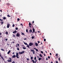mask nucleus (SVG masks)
Returning a JSON list of instances; mask_svg holds the SVG:
<instances>
[{
  "mask_svg": "<svg viewBox=\"0 0 63 63\" xmlns=\"http://www.w3.org/2000/svg\"><path fill=\"white\" fill-rule=\"evenodd\" d=\"M38 43H40V41H38Z\"/></svg>",
  "mask_w": 63,
  "mask_h": 63,
  "instance_id": "obj_57",
  "label": "nucleus"
},
{
  "mask_svg": "<svg viewBox=\"0 0 63 63\" xmlns=\"http://www.w3.org/2000/svg\"><path fill=\"white\" fill-rule=\"evenodd\" d=\"M33 45V43H30L29 44V46H32Z\"/></svg>",
  "mask_w": 63,
  "mask_h": 63,
  "instance_id": "obj_3",
  "label": "nucleus"
},
{
  "mask_svg": "<svg viewBox=\"0 0 63 63\" xmlns=\"http://www.w3.org/2000/svg\"><path fill=\"white\" fill-rule=\"evenodd\" d=\"M58 59H59V61L60 60V59L59 58Z\"/></svg>",
  "mask_w": 63,
  "mask_h": 63,
  "instance_id": "obj_60",
  "label": "nucleus"
},
{
  "mask_svg": "<svg viewBox=\"0 0 63 63\" xmlns=\"http://www.w3.org/2000/svg\"><path fill=\"white\" fill-rule=\"evenodd\" d=\"M16 37H19L20 36V34L18 33H17L16 34Z\"/></svg>",
  "mask_w": 63,
  "mask_h": 63,
  "instance_id": "obj_2",
  "label": "nucleus"
},
{
  "mask_svg": "<svg viewBox=\"0 0 63 63\" xmlns=\"http://www.w3.org/2000/svg\"><path fill=\"white\" fill-rule=\"evenodd\" d=\"M19 55H18V53L16 52V55H13L12 57V58H15L16 57L17 58H19V57H18Z\"/></svg>",
  "mask_w": 63,
  "mask_h": 63,
  "instance_id": "obj_1",
  "label": "nucleus"
},
{
  "mask_svg": "<svg viewBox=\"0 0 63 63\" xmlns=\"http://www.w3.org/2000/svg\"><path fill=\"white\" fill-rule=\"evenodd\" d=\"M46 60H47V58H46Z\"/></svg>",
  "mask_w": 63,
  "mask_h": 63,
  "instance_id": "obj_58",
  "label": "nucleus"
},
{
  "mask_svg": "<svg viewBox=\"0 0 63 63\" xmlns=\"http://www.w3.org/2000/svg\"><path fill=\"white\" fill-rule=\"evenodd\" d=\"M10 24L9 23L7 24V28H9V27H10Z\"/></svg>",
  "mask_w": 63,
  "mask_h": 63,
  "instance_id": "obj_4",
  "label": "nucleus"
},
{
  "mask_svg": "<svg viewBox=\"0 0 63 63\" xmlns=\"http://www.w3.org/2000/svg\"><path fill=\"white\" fill-rule=\"evenodd\" d=\"M46 39H44V42H46Z\"/></svg>",
  "mask_w": 63,
  "mask_h": 63,
  "instance_id": "obj_34",
  "label": "nucleus"
},
{
  "mask_svg": "<svg viewBox=\"0 0 63 63\" xmlns=\"http://www.w3.org/2000/svg\"><path fill=\"white\" fill-rule=\"evenodd\" d=\"M34 49H35V50L36 49L35 48H34Z\"/></svg>",
  "mask_w": 63,
  "mask_h": 63,
  "instance_id": "obj_59",
  "label": "nucleus"
},
{
  "mask_svg": "<svg viewBox=\"0 0 63 63\" xmlns=\"http://www.w3.org/2000/svg\"><path fill=\"white\" fill-rule=\"evenodd\" d=\"M1 50H2V51H4V49H3V48H1Z\"/></svg>",
  "mask_w": 63,
  "mask_h": 63,
  "instance_id": "obj_21",
  "label": "nucleus"
},
{
  "mask_svg": "<svg viewBox=\"0 0 63 63\" xmlns=\"http://www.w3.org/2000/svg\"><path fill=\"white\" fill-rule=\"evenodd\" d=\"M17 50H19V48H17Z\"/></svg>",
  "mask_w": 63,
  "mask_h": 63,
  "instance_id": "obj_36",
  "label": "nucleus"
},
{
  "mask_svg": "<svg viewBox=\"0 0 63 63\" xmlns=\"http://www.w3.org/2000/svg\"><path fill=\"white\" fill-rule=\"evenodd\" d=\"M34 36H32V39H33V38H34Z\"/></svg>",
  "mask_w": 63,
  "mask_h": 63,
  "instance_id": "obj_46",
  "label": "nucleus"
},
{
  "mask_svg": "<svg viewBox=\"0 0 63 63\" xmlns=\"http://www.w3.org/2000/svg\"><path fill=\"white\" fill-rule=\"evenodd\" d=\"M24 40H27V38H25L24 39Z\"/></svg>",
  "mask_w": 63,
  "mask_h": 63,
  "instance_id": "obj_45",
  "label": "nucleus"
},
{
  "mask_svg": "<svg viewBox=\"0 0 63 63\" xmlns=\"http://www.w3.org/2000/svg\"><path fill=\"white\" fill-rule=\"evenodd\" d=\"M27 60H28H28H29V58H27Z\"/></svg>",
  "mask_w": 63,
  "mask_h": 63,
  "instance_id": "obj_39",
  "label": "nucleus"
},
{
  "mask_svg": "<svg viewBox=\"0 0 63 63\" xmlns=\"http://www.w3.org/2000/svg\"><path fill=\"white\" fill-rule=\"evenodd\" d=\"M7 40H8V39H5V40L6 41H7Z\"/></svg>",
  "mask_w": 63,
  "mask_h": 63,
  "instance_id": "obj_50",
  "label": "nucleus"
},
{
  "mask_svg": "<svg viewBox=\"0 0 63 63\" xmlns=\"http://www.w3.org/2000/svg\"><path fill=\"white\" fill-rule=\"evenodd\" d=\"M29 32L30 33L31 32H32V33H33V32L32 31V30H30L29 31Z\"/></svg>",
  "mask_w": 63,
  "mask_h": 63,
  "instance_id": "obj_7",
  "label": "nucleus"
},
{
  "mask_svg": "<svg viewBox=\"0 0 63 63\" xmlns=\"http://www.w3.org/2000/svg\"><path fill=\"white\" fill-rule=\"evenodd\" d=\"M56 63H58V61H56Z\"/></svg>",
  "mask_w": 63,
  "mask_h": 63,
  "instance_id": "obj_53",
  "label": "nucleus"
},
{
  "mask_svg": "<svg viewBox=\"0 0 63 63\" xmlns=\"http://www.w3.org/2000/svg\"><path fill=\"white\" fill-rule=\"evenodd\" d=\"M32 61L33 62V63H36V62H35V61H34V60H32Z\"/></svg>",
  "mask_w": 63,
  "mask_h": 63,
  "instance_id": "obj_14",
  "label": "nucleus"
},
{
  "mask_svg": "<svg viewBox=\"0 0 63 63\" xmlns=\"http://www.w3.org/2000/svg\"><path fill=\"white\" fill-rule=\"evenodd\" d=\"M34 60H36V57H34Z\"/></svg>",
  "mask_w": 63,
  "mask_h": 63,
  "instance_id": "obj_31",
  "label": "nucleus"
},
{
  "mask_svg": "<svg viewBox=\"0 0 63 63\" xmlns=\"http://www.w3.org/2000/svg\"><path fill=\"white\" fill-rule=\"evenodd\" d=\"M13 37H15V35H13Z\"/></svg>",
  "mask_w": 63,
  "mask_h": 63,
  "instance_id": "obj_48",
  "label": "nucleus"
},
{
  "mask_svg": "<svg viewBox=\"0 0 63 63\" xmlns=\"http://www.w3.org/2000/svg\"><path fill=\"white\" fill-rule=\"evenodd\" d=\"M23 49H26V47H23Z\"/></svg>",
  "mask_w": 63,
  "mask_h": 63,
  "instance_id": "obj_18",
  "label": "nucleus"
},
{
  "mask_svg": "<svg viewBox=\"0 0 63 63\" xmlns=\"http://www.w3.org/2000/svg\"><path fill=\"white\" fill-rule=\"evenodd\" d=\"M16 31H14L13 32V33H16Z\"/></svg>",
  "mask_w": 63,
  "mask_h": 63,
  "instance_id": "obj_12",
  "label": "nucleus"
},
{
  "mask_svg": "<svg viewBox=\"0 0 63 63\" xmlns=\"http://www.w3.org/2000/svg\"><path fill=\"white\" fill-rule=\"evenodd\" d=\"M41 53H42V54H43V52L42 51H41Z\"/></svg>",
  "mask_w": 63,
  "mask_h": 63,
  "instance_id": "obj_43",
  "label": "nucleus"
},
{
  "mask_svg": "<svg viewBox=\"0 0 63 63\" xmlns=\"http://www.w3.org/2000/svg\"><path fill=\"white\" fill-rule=\"evenodd\" d=\"M6 18V17H4L3 18V19H5Z\"/></svg>",
  "mask_w": 63,
  "mask_h": 63,
  "instance_id": "obj_30",
  "label": "nucleus"
},
{
  "mask_svg": "<svg viewBox=\"0 0 63 63\" xmlns=\"http://www.w3.org/2000/svg\"><path fill=\"white\" fill-rule=\"evenodd\" d=\"M10 52H11V50H9L7 52L8 54H10Z\"/></svg>",
  "mask_w": 63,
  "mask_h": 63,
  "instance_id": "obj_13",
  "label": "nucleus"
},
{
  "mask_svg": "<svg viewBox=\"0 0 63 63\" xmlns=\"http://www.w3.org/2000/svg\"><path fill=\"white\" fill-rule=\"evenodd\" d=\"M12 63H16L15 62V61H13L12 62Z\"/></svg>",
  "mask_w": 63,
  "mask_h": 63,
  "instance_id": "obj_42",
  "label": "nucleus"
},
{
  "mask_svg": "<svg viewBox=\"0 0 63 63\" xmlns=\"http://www.w3.org/2000/svg\"><path fill=\"white\" fill-rule=\"evenodd\" d=\"M32 53L33 54H35V51H34Z\"/></svg>",
  "mask_w": 63,
  "mask_h": 63,
  "instance_id": "obj_28",
  "label": "nucleus"
},
{
  "mask_svg": "<svg viewBox=\"0 0 63 63\" xmlns=\"http://www.w3.org/2000/svg\"><path fill=\"white\" fill-rule=\"evenodd\" d=\"M55 56H58V54H56Z\"/></svg>",
  "mask_w": 63,
  "mask_h": 63,
  "instance_id": "obj_41",
  "label": "nucleus"
},
{
  "mask_svg": "<svg viewBox=\"0 0 63 63\" xmlns=\"http://www.w3.org/2000/svg\"><path fill=\"white\" fill-rule=\"evenodd\" d=\"M21 25H22V24H20Z\"/></svg>",
  "mask_w": 63,
  "mask_h": 63,
  "instance_id": "obj_55",
  "label": "nucleus"
},
{
  "mask_svg": "<svg viewBox=\"0 0 63 63\" xmlns=\"http://www.w3.org/2000/svg\"><path fill=\"white\" fill-rule=\"evenodd\" d=\"M48 58L49 59V58H50V57L48 56Z\"/></svg>",
  "mask_w": 63,
  "mask_h": 63,
  "instance_id": "obj_49",
  "label": "nucleus"
},
{
  "mask_svg": "<svg viewBox=\"0 0 63 63\" xmlns=\"http://www.w3.org/2000/svg\"><path fill=\"white\" fill-rule=\"evenodd\" d=\"M12 26H13V27H14V26H15V25L13 24Z\"/></svg>",
  "mask_w": 63,
  "mask_h": 63,
  "instance_id": "obj_40",
  "label": "nucleus"
},
{
  "mask_svg": "<svg viewBox=\"0 0 63 63\" xmlns=\"http://www.w3.org/2000/svg\"><path fill=\"white\" fill-rule=\"evenodd\" d=\"M38 60L39 61H40L41 60H42V59L41 58H38Z\"/></svg>",
  "mask_w": 63,
  "mask_h": 63,
  "instance_id": "obj_19",
  "label": "nucleus"
},
{
  "mask_svg": "<svg viewBox=\"0 0 63 63\" xmlns=\"http://www.w3.org/2000/svg\"><path fill=\"white\" fill-rule=\"evenodd\" d=\"M21 35H24V33H21Z\"/></svg>",
  "mask_w": 63,
  "mask_h": 63,
  "instance_id": "obj_35",
  "label": "nucleus"
},
{
  "mask_svg": "<svg viewBox=\"0 0 63 63\" xmlns=\"http://www.w3.org/2000/svg\"><path fill=\"white\" fill-rule=\"evenodd\" d=\"M35 50H36V51L38 52V49H36Z\"/></svg>",
  "mask_w": 63,
  "mask_h": 63,
  "instance_id": "obj_27",
  "label": "nucleus"
},
{
  "mask_svg": "<svg viewBox=\"0 0 63 63\" xmlns=\"http://www.w3.org/2000/svg\"><path fill=\"white\" fill-rule=\"evenodd\" d=\"M17 29H18V28H17V27L16 28V30H17Z\"/></svg>",
  "mask_w": 63,
  "mask_h": 63,
  "instance_id": "obj_38",
  "label": "nucleus"
},
{
  "mask_svg": "<svg viewBox=\"0 0 63 63\" xmlns=\"http://www.w3.org/2000/svg\"><path fill=\"white\" fill-rule=\"evenodd\" d=\"M24 51H22L21 52H19V54H22L23 53H24Z\"/></svg>",
  "mask_w": 63,
  "mask_h": 63,
  "instance_id": "obj_6",
  "label": "nucleus"
},
{
  "mask_svg": "<svg viewBox=\"0 0 63 63\" xmlns=\"http://www.w3.org/2000/svg\"><path fill=\"white\" fill-rule=\"evenodd\" d=\"M7 5H10V4L9 3H7Z\"/></svg>",
  "mask_w": 63,
  "mask_h": 63,
  "instance_id": "obj_32",
  "label": "nucleus"
},
{
  "mask_svg": "<svg viewBox=\"0 0 63 63\" xmlns=\"http://www.w3.org/2000/svg\"><path fill=\"white\" fill-rule=\"evenodd\" d=\"M50 54L51 55V53H50Z\"/></svg>",
  "mask_w": 63,
  "mask_h": 63,
  "instance_id": "obj_63",
  "label": "nucleus"
},
{
  "mask_svg": "<svg viewBox=\"0 0 63 63\" xmlns=\"http://www.w3.org/2000/svg\"><path fill=\"white\" fill-rule=\"evenodd\" d=\"M7 61L8 62H12V60H7Z\"/></svg>",
  "mask_w": 63,
  "mask_h": 63,
  "instance_id": "obj_8",
  "label": "nucleus"
},
{
  "mask_svg": "<svg viewBox=\"0 0 63 63\" xmlns=\"http://www.w3.org/2000/svg\"><path fill=\"white\" fill-rule=\"evenodd\" d=\"M13 54H15V52H14L13 53H12Z\"/></svg>",
  "mask_w": 63,
  "mask_h": 63,
  "instance_id": "obj_52",
  "label": "nucleus"
},
{
  "mask_svg": "<svg viewBox=\"0 0 63 63\" xmlns=\"http://www.w3.org/2000/svg\"><path fill=\"white\" fill-rule=\"evenodd\" d=\"M0 20L1 21H3V20L2 19H1L0 18Z\"/></svg>",
  "mask_w": 63,
  "mask_h": 63,
  "instance_id": "obj_20",
  "label": "nucleus"
},
{
  "mask_svg": "<svg viewBox=\"0 0 63 63\" xmlns=\"http://www.w3.org/2000/svg\"><path fill=\"white\" fill-rule=\"evenodd\" d=\"M0 12H1V13H2V10H1Z\"/></svg>",
  "mask_w": 63,
  "mask_h": 63,
  "instance_id": "obj_62",
  "label": "nucleus"
},
{
  "mask_svg": "<svg viewBox=\"0 0 63 63\" xmlns=\"http://www.w3.org/2000/svg\"><path fill=\"white\" fill-rule=\"evenodd\" d=\"M0 57L2 59V60H4V61H5V60L3 58V57H2V56H1Z\"/></svg>",
  "mask_w": 63,
  "mask_h": 63,
  "instance_id": "obj_10",
  "label": "nucleus"
},
{
  "mask_svg": "<svg viewBox=\"0 0 63 63\" xmlns=\"http://www.w3.org/2000/svg\"><path fill=\"white\" fill-rule=\"evenodd\" d=\"M35 44L36 47H37V46H38V43H35Z\"/></svg>",
  "mask_w": 63,
  "mask_h": 63,
  "instance_id": "obj_9",
  "label": "nucleus"
},
{
  "mask_svg": "<svg viewBox=\"0 0 63 63\" xmlns=\"http://www.w3.org/2000/svg\"><path fill=\"white\" fill-rule=\"evenodd\" d=\"M19 44H17L16 45V47L17 48H18L19 47Z\"/></svg>",
  "mask_w": 63,
  "mask_h": 63,
  "instance_id": "obj_5",
  "label": "nucleus"
},
{
  "mask_svg": "<svg viewBox=\"0 0 63 63\" xmlns=\"http://www.w3.org/2000/svg\"><path fill=\"white\" fill-rule=\"evenodd\" d=\"M23 42L24 44H25V45H28V44H27V43H26L25 42H24V41H23Z\"/></svg>",
  "mask_w": 63,
  "mask_h": 63,
  "instance_id": "obj_11",
  "label": "nucleus"
},
{
  "mask_svg": "<svg viewBox=\"0 0 63 63\" xmlns=\"http://www.w3.org/2000/svg\"><path fill=\"white\" fill-rule=\"evenodd\" d=\"M17 20L18 21H19V18H18L17 19Z\"/></svg>",
  "mask_w": 63,
  "mask_h": 63,
  "instance_id": "obj_37",
  "label": "nucleus"
},
{
  "mask_svg": "<svg viewBox=\"0 0 63 63\" xmlns=\"http://www.w3.org/2000/svg\"><path fill=\"white\" fill-rule=\"evenodd\" d=\"M8 17H11V16H10L9 15H8L7 16Z\"/></svg>",
  "mask_w": 63,
  "mask_h": 63,
  "instance_id": "obj_23",
  "label": "nucleus"
},
{
  "mask_svg": "<svg viewBox=\"0 0 63 63\" xmlns=\"http://www.w3.org/2000/svg\"><path fill=\"white\" fill-rule=\"evenodd\" d=\"M12 43H13V44H14V43H15V42L14 41H13V42H12Z\"/></svg>",
  "mask_w": 63,
  "mask_h": 63,
  "instance_id": "obj_51",
  "label": "nucleus"
},
{
  "mask_svg": "<svg viewBox=\"0 0 63 63\" xmlns=\"http://www.w3.org/2000/svg\"><path fill=\"white\" fill-rule=\"evenodd\" d=\"M26 32H28V30H27V29L26 30Z\"/></svg>",
  "mask_w": 63,
  "mask_h": 63,
  "instance_id": "obj_44",
  "label": "nucleus"
},
{
  "mask_svg": "<svg viewBox=\"0 0 63 63\" xmlns=\"http://www.w3.org/2000/svg\"><path fill=\"white\" fill-rule=\"evenodd\" d=\"M4 57L5 58H7V57L6 56H5Z\"/></svg>",
  "mask_w": 63,
  "mask_h": 63,
  "instance_id": "obj_26",
  "label": "nucleus"
},
{
  "mask_svg": "<svg viewBox=\"0 0 63 63\" xmlns=\"http://www.w3.org/2000/svg\"><path fill=\"white\" fill-rule=\"evenodd\" d=\"M4 23L3 21H2L1 22V23L2 24H3V23Z\"/></svg>",
  "mask_w": 63,
  "mask_h": 63,
  "instance_id": "obj_24",
  "label": "nucleus"
},
{
  "mask_svg": "<svg viewBox=\"0 0 63 63\" xmlns=\"http://www.w3.org/2000/svg\"><path fill=\"white\" fill-rule=\"evenodd\" d=\"M5 34H8V32H6Z\"/></svg>",
  "mask_w": 63,
  "mask_h": 63,
  "instance_id": "obj_29",
  "label": "nucleus"
},
{
  "mask_svg": "<svg viewBox=\"0 0 63 63\" xmlns=\"http://www.w3.org/2000/svg\"><path fill=\"white\" fill-rule=\"evenodd\" d=\"M30 50L32 52H33V51H34V50H32L31 49Z\"/></svg>",
  "mask_w": 63,
  "mask_h": 63,
  "instance_id": "obj_17",
  "label": "nucleus"
},
{
  "mask_svg": "<svg viewBox=\"0 0 63 63\" xmlns=\"http://www.w3.org/2000/svg\"><path fill=\"white\" fill-rule=\"evenodd\" d=\"M26 47H28V48H29V47H29V45L28 44L27 45V46H26Z\"/></svg>",
  "mask_w": 63,
  "mask_h": 63,
  "instance_id": "obj_16",
  "label": "nucleus"
},
{
  "mask_svg": "<svg viewBox=\"0 0 63 63\" xmlns=\"http://www.w3.org/2000/svg\"><path fill=\"white\" fill-rule=\"evenodd\" d=\"M9 58L10 60H12V58Z\"/></svg>",
  "mask_w": 63,
  "mask_h": 63,
  "instance_id": "obj_47",
  "label": "nucleus"
},
{
  "mask_svg": "<svg viewBox=\"0 0 63 63\" xmlns=\"http://www.w3.org/2000/svg\"><path fill=\"white\" fill-rule=\"evenodd\" d=\"M44 47L42 46L41 47V48H43Z\"/></svg>",
  "mask_w": 63,
  "mask_h": 63,
  "instance_id": "obj_56",
  "label": "nucleus"
},
{
  "mask_svg": "<svg viewBox=\"0 0 63 63\" xmlns=\"http://www.w3.org/2000/svg\"><path fill=\"white\" fill-rule=\"evenodd\" d=\"M29 25L30 26L31 25V23L30 22L29 23Z\"/></svg>",
  "mask_w": 63,
  "mask_h": 63,
  "instance_id": "obj_25",
  "label": "nucleus"
},
{
  "mask_svg": "<svg viewBox=\"0 0 63 63\" xmlns=\"http://www.w3.org/2000/svg\"><path fill=\"white\" fill-rule=\"evenodd\" d=\"M32 30L33 32H35V29L34 28H33Z\"/></svg>",
  "mask_w": 63,
  "mask_h": 63,
  "instance_id": "obj_15",
  "label": "nucleus"
},
{
  "mask_svg": "<svg viewBox=\"0 0 63 63\" xmlns=\"http://www.w3.org/2000/svg\"><path fill=\"white\" fill-rule=\"evenodd\" d=\"M39 55L40 57H43V56H42V55L41 54H39Z\"/></svg>",
  "mask_w": 63,
  "mask_h": 63,
  "instance_id": "obj_22",
  "label": "nucleus"
},
{
  "mask_svg": "<svg viewBox=\"0 0 63 63\" xmlns=\"http://www.w3.org/2000/svg\"><path fill=\"white\" fill-rule=\"evenodd\" d=\"M35 62H37V60H36L35 61Z\"/></svg>",
  "mask_w": 63,
  "mask_h": 63,
  "instance_id": "obj_64",
  "label": "nucleus"
},
{
  "mask_svg": "<svg viewBox=\"0 0 63 63\" xmlns=\"http://www.w3.org/2000/svg\"><path fill=\"white\" fill-rule=\"evenodd\" d=\"M31 60L33 59V57H31Z\"/></svg>",
  "mask_w": 63,
  "mask_h": 63,
  "instance_id": "obj_33",
  "label": "nucleus"
},
{
  "mask_svg": "<svg viewBox=\"0 0 63 63\" xmlns=\"http://www.w3.org/2000/svg\"><path fill=\"white\" fill-rule=\"evenodd\" d=\"M44 55L45 56H46V54H44Z\"/></svg>",
  "mask_w": 63,
  "mask_h": 63,
  "instance_id": "obj_61",
  "label": "nucleus"
},
{
  "mask_svg": "<svg viewBox=\"0 0 63 63\" xmlns=\"http://www.w3.org/2000/svg\"><path fill=\"white\" fill-rule=\"evenodd\" d=\"M34 21H33L32 22V23H33H33H34Z\"/></svg>",
  "mask_w": 63,
  "mask_h": 63,
  "instance_id": "obj_54",
  "label": "nucleus"
}]
</instances>
